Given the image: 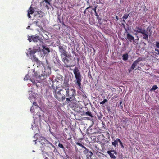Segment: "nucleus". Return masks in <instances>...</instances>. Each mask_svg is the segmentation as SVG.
<instances>
[{
  "label": "nucleus",
  "instance_id": "obj_1",
  "mask_svg": "<svg viewBox=\"0 0 159 159\" xmlns=\"http://www.w3.org/2000/svg\"><path fill=\"white\" fill-rule=\"evenodd\" d=\"M73 73L75 78V80L74 81L75 83V86L79 90H80L82 89L81 82L82 78L80 72L78 67H75V68L73 70Z\"/></svg>",
  "mask_w": 159,
  "mask_h": 159
},
{
  "label": "nucleus",
  "instance_id": "obj_2",
  "mask_svg": "<svg viewBox=\"0 0 159 159\" xmlns=\"http://www.w3.org/2000/svg\"><path fill=\"white\" fill-rule=\"evenodd\" d=\"M63 88L64 90L66 91V96L68 97L66 99L67 102L75 100V96L76 94V90L75 89L71 88L70 89L68 87H63Z\"/></svg>",
  "mask_w": 159,
  "mask_h": 159
},
{
  "label": "nucleus",
  "instance_id": "obj_3",
  "mask_svg": "<svg viewBox=\"0 0 159 159\" xmlns=\"http://www.w3.org/2000/svg\"><path fill=\"white\" fill-rule=\"evenodd\" d=\"M52 92L55 98L59 101H63L66 98V96L61 92H63V88L60 89L57 92L58 87L52 86Z\"/></svg>",
  "mask_w": 159,
  "mask_h": 159
},
{
  "label": "nucleus",
  "instance_id": "obj_4",
  "mask_svg": "<svg viewBox=\"0 0 159 159\" xmlns=\"http://www.w3.org/2000/svg\"><path fill=\"white\" fill-rule=\"evenodd\" d=\"M44 146H43L41 148V151L43 154H47L45 151L48 152H51L53 151L55 152L56 148L55 146L52 144L51 142L48 140L45 141V143H44Z\"/></svg>",
  "mask_w": 159,
  "mask_h": 159
},
{
  "label": "nucleus",
  "instance_id": "obj_5",
  "mask_svg": "<svg viewBox=\"0 0 159 159\" xmlns=\"http://www.w3.org/2000/svg\"><path fill=\"white\" fill-rule=\"evenodd\" d=\"M133 31L138 33H141L143 35V39L147 41L148 40L149 36L148 30L145 28H142L141 27H136L135 29L133 30Z\"/></svg>",
  "mask_w": 159,
  "mask_h": 159
},
{
  "label": "nucleus",
  "instance_id": "obj_6",
  "mask_svg": "<svg viewBox=\"0 0 159 159\" xmlns=\"http://www.w3.org/2000/svg\"><path fill=\"white\" fill-rule=\"evenodd\" d=\"M58 48L59 52L61 53V55H64L68 58L70 57V55L68 54L66 50V46H65V48L62 46L60 45L58 47Z\"/></svg>",
  "mask_w": 159,
  "mask_h": 159
},
{
  "label": "nucleus",
  "instance_id": "obj_7",
  "mask_svg": "<svg viewBox=\"0 0 159 159\" xmlns=\"http://www.w3.org/2000/svg\"><path fill=\"white\" fill-rule=\"evenodd\" d=\"M64 55H61V57L62 61L64 63V66L66 68H69L70 67H72L74 66L75 65H67V63L69 62V60L67 58V57L65 56L63 57Z\"/></svg>",
  "mask_w": 159,
  "mask_h": 159
},
{
  "label": "nucleus",
  "instance_id": "obj_8",
  "mask_svg": "<svg viewBox=\"0 0 159 159\" xmlns=\"http://www.w3.org/2000/svg\"><path fill=\"white\" fill-rule=\"evenodd\" d=\"M107 153L110 155V157L113 159H116V157L114 154L116 155L118 154L117 152L114 150H109L107 152Z\"/></svg>",
  "mask_w": 159,
  "mask_h": 159
},
{
  "label": "nucleus",
  "instance_id": "obj_9",
  "mask_svg": "<svg viewBox=\"0 0 159 159\" xmlns=\"http://www.w3.org/2000/svg\"><path fill=\"white\" fill-rule=\"evenodd\" d=\"M76 144L77 145L81 147H82L84 148V149L86 150L85 151H84V152L85 153L86 152V153H89V155L90 156H92V155H93L92 152L91 151H90L89 150V149H87V148L86 147L83 145L81 144L79 142L76 143Z\"/></svg>",
  "mask_w": 159,
  "mask_h": 159
},
{
  "label": "nucleus",
  "instance_id": "obj_10",
  "mask_svg": "<svg viewBox=\"0 0 159 159\" xmlns=\"http://www.w3.org/2000/svg\"><path fill=\"white\" fill-rule=\"evenodd\" d=\"M142 59L140 58H139L138 59L136 60L132 64L131 67V69L132 70L134 69L137 66L138 63L142 60Z\"/></svg>",
  "mask_w": 159,
  "mask_h": 159
},
{
  "label": "nucleus",
  "instance_id": "obj_11",
  "mask_svg": "<svg viewBox=\"0 0 159 159\" xmlns=\"http://www.w3.org/2000/svg\"><path fill=\"white\" fill-rule=\"evenodd\" d=\"M127 39L130 42H131L133 41V42H135L134 37L131 35L129 33H128L127 34Z\"/></svg>",
  "mask_w": 159,
  "mask_h": 159
},
{
  "label": "nucleus",
  "instance_id": "obj_12",
  "mask_svg": "<svg viewBox=\"0 0 159 159\" xmlns=\"http://www.w3.org/2000/svg\"><path fill=\"white\" fill-rule=\"evenodd\" d=\"M34 9L30 6L29 8V9L28 11V14L27 16L29 18H31V16H30V14H32L34 12Z\"/></svg>",
  "mask_w": 159,
  "mask_h": 159
},
{
  "label": "nucleus",
  "instance_id": "obj_13",
  "mask_svg": "<svg viewBox=\"0 0 159 159\" xmlns=\"http://www.w3.org/2000/svg\"><path fill=\"white\" fill-rule=\"evenodd\" d=\"M125 120H122L121 121V125L122 127L125 128L126 125L127 121H128V119L126 117H123Z\"/></svg>",
  "mask_w": 159,
  "mask_h": 159
},
{
  "label": "nucleus",
  "instance_id": "obj_14",
  "mask_svg": "<svg viewBox=\"0 0 159 159\" xmlns=\"http://www.w3.org/2000/svg\"><path fill=\"white\" fill-rule=\"evenodd\" d=\"M31 38L32 40L34 42H37L39 40L40 41L39 37L38 36L32 35L31 36Z\"/></svg>",
  "mask_w": 159,
  "mask_h": 159
},
{
  "label": "nucleus",
  "instance_id": "obj_15",
  "mask_svg": "<svg viewBox=\"0 0 159 159\" xmlns=\"http://www.w3.org/2000/svg\"><path fill=\"white\" fill-rule=\"evenodd\" d=\"M118 142L119 141L117 140V139L116 140L112 142V144L116 148L118 146Z\"/></svg>",
  "mask_w": 159,
  "mask_h": 159
},
{
  "label": "nucleus",
  "instance_id": "obj_16",
  "mask_svg": "<svg viewBox=\"0 0 159 159\" xmlns=\"http://www.w3.org/2000/svg\"><path fill=\"white\" fill-rule=\"evenodd\" d=\"M37 50L36 49L30 50L29 52V54L31 56H32L36 52Z\"/></svg>",
  "mask_w": 159,
  "mask_h": 159
},
{
  "label": "nucleus",
  "instance_id": "obj_17",
  "mask_svg": "<svg viewBox=\"0 0 159 159\" xmlns=\"http://www.w3.org/2000/svg\"><path fill=\"white\" fill-rule=\"evenodd\" d=\"M123 59L124 61H126L128 58V55L127 53L123 54L122 56Z\"/></svg>",
  "mask_w": 159,
  "mask_h": 159
},
{
  "label": "nucleus",
  "instance_id": "obj_18",
  "mask_svg": "<svg viewBox=\"0 0 159 159\" xmlns=\"http://www.w3.org/2000/svg\"><path fill=\"white\" fill-rule=\"evenodd\" d=\"M37 14V15H39V17H43L44 15V13L42 11H38Z\"/></svg>",
  "mask_w": 159,
  "mask_h": 159
},
{
  "label": "nucleus",
  "instance_id": "obj_19",
  "mask_svg": "<svg viewBox=\"0 0 159 159\" xmlns=\"http://www.w3.org/2000/svg\"><path fill=\"white\" fill-rule=\"evenodd\" d=\"M42 47L43 49L46 51L48 53H49L50 52V50L46 46H45L44 45H42Z\"/></svg>",
  "mask_w": 159,
  "mask_h": 159
},
{
  "label": "nucleus",
  "instance_id": "obj_20",
  "mask_svg": "<svg viewBox=\"0 0 159 159\" xmlns=\"http://www.w3.org/2000/svg\"><path fill=\"white\" fill-rule=\"evenodd\" d=\"M31 57H32V59L33 60L36 62H37L38 61V59L36 57V55H34Z\"/></svg>",
  "mask_w": 159,
  "mask_h": 159
},
{
  "label": "nucleus",
  "instance_id": "obj_21",
  "mask_svg": "<svg viewBox=\"0 0 159 159\" xmlns=\"http://www.w3.org/2000/svg\"><path fill=\"white\" fill-rule=\"evenodd\" d=\"M129 15V14H125L122 17V18L126 20L128 18Z\"/></svg>",
  "mask_w": 159,
  "mask_h": 159
},
{
  "label": "nucleus",
  "instance_id": "obj_22",
  "mask_svg": "<svg viewBox=\"0 0 159 159\" xmlns=\"http://www.w3.org/2000/svg\"><path fill=\"white\" fill-rule=\"evenodd\" d=\"M97 6V5H96V6H95L93 8V10L95 12V15L97 16H98L96 12V8Z\"/></svg>",
  "mask_w": 159,
  "mask_h": 159
},
{
  "label": "nucleus",
  "instance_id": "obj_23",
  "mask_svg": "<svg viewBox=\"0 0 159 159\" xmlns=\"http://www.w3.org/2000/svg\"><path fill=\"white\" fill-rule=\"evenodd\" d=\"M122 101L120 100V102H119V104H118L117 107H121L122 109L123 107V106L122 105Z\"/></svg>",
  "mask_w": 159,
  "mask_h": 159
},
{
  "label": "nucleus",
  "instance_id": "obj_24",
  "mask_svg": "<svg viewBox=\"0 0 159 159\" xmlns=\"http://www.w3.org/2000/svg\"><path fill=\"white\" fill-rule=\"evenodd\" d=\"M117 140L118 141H119V142L120 145H121V147L122 148H123L124 146H123V143H122V142H121V141L119 139L117 138Z\"/></svg>",
  "mask_w": 159,
  "mask_h": 159
},
{
  "label": "nucleus",
  "instance_id": "obj_25",
  "mask_svg": "<svg viewBox=\"0 0 159 159\" xmlns=\"http://www.w3.org/2000/svg\"><path fill=\"white\" fill-rule=\"evenodd\" d=\"M58 146L60 148H61L62 149L65 150V147H64V146L62 144L59 143L58 145Z\"/></svg>",
  "mask_w": 159,
  "mask_h": 159
},
{
  "label": "nucleus",
  "instance_id": "obj_26",
  "mask_svg": "<svg viewBox=\"0 0 159 159\" xmlns=\"http://www.w3.org/2000/svg\"><path fill=\"white\" fill-rule=\"evenodd\" d=\"M47 76L46 75H41V76H40L39 75V78L40 79H44V78H45Z\"/></svg>",
  "mask_w": 159,
  "mask_h": 159
},
{
  "label": "nucleus",
  "instance_id": "obj_27",
  "mask_svg": "<svg viewBox=\"0 0 159 159\" xmlns=\"http://www.w3.org/2000/svg\"><path fill=\"white\" fill-rule=\"evenodd\" d=\"M29 76L28 75H26L25 76L24 78V80H28L29 79Z\"/></svg>",
  "mask_w": 159,
  "mask_h": 159
},
{
  "label": "nucleus",
  "instance_id": "obj_28",
  "mask_svg": "<svg viewBox=\"0 0 159 159\" xmlns=\"http://www.w3.org/2000/svg\"><path fill=\"white\" fill-rule=\"evenodd\" d=\"M158 87L156 85H153L152 88L151 89V90H155L157 89Z\"/></svg>",
  "mask_w": 159,
  "mask_h": 159
},
{
  "label": "nucleus",
  "instance_id": "obj_29",
  "mask_svg": "<svg viewBox=\"0 0 159 159\" xmlns=\"http://www.w3.org/2000/svg\"><path fill=\"white\" fill-rule=\"evenodd\" d=\"M85 114L86 115H88L89 116H92V115L90 112L87 111L85 113Z\"/></svg>",
  "mask_w": 159,
  "mask_h": 159
},
{
  "label": "nucleus",
  "instance_id": "obj_30",
  "mask_svg": "<svg viewBox=\"0 0 159 159\" xmlns=\"http://www.w3.org/2000/svg\"><path fill=\"white\" fill-rule=\"evenodd\" d=\"M107 100L106 99H104L103 101H102L100 102V104H105L107 102Z\"/></svg>",
  "mask_w": 159,
  "mask_h": 159
},
{
  "label": "nucleus",
  "instance_id": "obj_31",
  "mask_svg": "<svg viewBox=\"0 0 159 159\" xmlns=\"http://www.w3.org/2000/svg\"><path fill=\"white\" fill-rule=\"evenodd\" d=\"M33 72L34 73V74L33 75V76L35 77H37L38 75V73L36 72H35L34 71Z\"/></svg>",
  "mask_w": 159,
  "mask_h": 159
},
{
  "label": "nucleus",
  "instance_id": "obj_32",
  "mask_svg": "<svg viewBox=\"0 0 159 159\" xmlns=\"http://www.w3.org/2000/svg\"><path fill=\"white\" fill-rule=\"evenodd\" d=\"M29 80L34 84H36V82L35 80H34L32 79H30Z\"/></svg>",
  "mask_w": 159,
  "mask_h": 159
},
{
  "label": "nucleus",
  "instance_id": "obj_33",
  "mask_svg": "<svg viewBox=\"0 0 159 159\" xmlns=\"http://www.w3.org/2000/svg\"><path fill=\"white\" fill-rule=\"evenodd\" d=\"M92 7V6H89L88 7H87L86 9L84 11V14H85L86 13V10L88 9L89 8Z\"/></svg>",
  "mask_w": 159,
  "mask_h": 159
},
{
  "label": "nucleus",
  "instance_id": "obj_34",
  "mask_svg": "<svg viewBox=\"0 0 159 159\" xmlns=\"http://www.w3.org/2000/svg\"><path fill=\"white\" fill-rule=\"evenodd\" d=\"M155 45L157 48H159V43L158 42H156Z\"/></svg>",
  "mask_w": 159,
  "mask_h": 159
},
{
  "label": "nucleus",
  "instance_id": "obj_35",
  "mask_svg": "<svg viewBox=\"0 0 159 159\" xmlns=\"http://www.w3.org/2000/svg\"><path fill=\"white\" fill-rule=\"evenodd\" d=\"M28 40H29V41L30 42H31V41H32V38H31V36L30 37L29 36H28Z\"/></svg>",
  "mask_w": 159,
  "mask_h": 159
},
{
  "label": "nucleus",
  "instance_id": "obj_36",
  "mask_svg": "<svg viewBox=\"0 0 159 159\" xmlns=\"http://www.w3.org/2000/svg\"><path fill=\"white\" fill-rule=\"evenodd\" d=\"M155 51H156V52H155V53L156 54L159 55V50L157 49H155Z\"/></svg>",
  "mask_w": 159,
  "mask_h": 159
},
{
  "label": "nucleus",
  "instance_id": "obj_37",
  "mask_svg": "<svg viewBox=\"0 0 159 159\" xmlns=\"http://www.w3.org/2000/svg\"><path fill=\"white\" fill-rule=\"evenodd\" d=\"M56 43L58 45H60V42L59 39H57L56 41Z\"/></svg>",
  "mask_w": 159,
  "mask_h": 159
},
{
  "label": "nucleus",
  "instance_id": "obj_38",
  "mask_svg": "<svg viewBox=\"0 0 159 159\" xmlns=\"http://www.w3.org/2000/svg\"><path fill=\"white\" fill-rule=\"evenodd\" d=\"M126 22L124 20H122V24L124 26L125 24V23Z\"/></svg>",
  "mask_w": 159,
  "mask_h": 159
},
{
  "label": "nucleus",
  "instance_id": "obj_39",
  "mask_svg": "<svg viewBox=\"0 0 159 159\" xmlns=\"http://www.w3.org/2000/svg\"><path fill=\"white\" fill-rule=\"evenodd\" d=\"M59 16V15H58V17H57V21H59V22L60 23H61V20Z\"/></svg>",
  "mask_w": 159,
  "mask_h": 159
},
{
  "label": "nucleus",
  "instance_id": "obj_40",
  "mask_svg": "<svg viewBox=\"0 0 159 159\" xmlns=\"http://www.w3.org/2000/svg\"><path fill=\"white\" fill-rule=\"evenodd\" d=\"M45 2H46L47 3H48V4H50L49 2L48 1V0H44Z\"/></svg>",
  "mask_w": 159,
  "mask_h": 159
},
{
  "label": "nucleus",
  "instance_id": "obj_41",
  "mask_svg": "<svg viewBox=\"0 0 159 159\" xmlns=\"http://www.w3.org/2000/svg\"><path fill=\"white\" fill-rule=\"evenodd\" d=\"M33 104L35 106H37V104L35 102H33Z\"/></svg>",
  "mask_w": 159,
  "mask_h": 159
},
{
  "label": "nucleus",
  "instance_id": "obj_42",
  "mask_svg": "<svg viewBox=\"0 0 159 159\" xmlns=\"http://www.w3.org/2000/svg\"><path fill=\"white\" fill-rule=\"evenodd\" d=\"M136 37L137 38V39H136L135 40H138L139 39V37L138 36H136Z\"/></svg>",
  "mask_w": 159,
  "mask_h": 159
},
{
  "label": "nucleus",
  "instance_id": "obj_43",
  "mask_svg": "<svg viewBox=\"0 0 159 159\" xmlns=\"http://www.w3.org/2000/svg\"><path fill=\"white\" fill-rule=\"evenodd\" d=\"M34 23L36 24H37L38 23V21H35Z\"/></svg>",
  "mask_w": 159,
  "mask_h": 159
},
{
  "label": "nucleus",
  "instance_id": "obj_44",
  "mask_svg": "<svg viewBox=\"0 0 159 159\" xmlns=\"http://www.w3.org/2000/svg\"><path fill=\"white\" fill-rule=\"evenodd\" d=\"M102 124L103 125H105V124L103 121H102Z\"/></svg>",
  "mask_w": 159,
  "mask_h": 159
},
{
  "label": "nucleus",
  "instance_id": "obj_45",
  "mask_svg": "<svg viewBox=\"0 0 159 159\" xmlns=\"http://www.w3.org/2000/svg\"><path fill=\"white\" fill-rule=\"evenodd\" d=\"M108 112L111 111V110L110 109V108L108 109Z\"/></svg>",
  "mask_w": 159,
  "mask_h": 159
},
{
  "label": "nucleus",
  "instance_id": "obj_46",
  "mask_svg": "<svg viewBox=\"0 0 159 159\" xmlns=\"http://www.w3.org/2000/svg\"><path fill=\"white\" fill-rule=\"evenodd\" d=\"M44 159H48L46 157H45Z\"/></svg>",
  "mask_w": 159,
  "mask_h": 159
},
{
  "label": "nucleus",
  "instance_id": "obj_47",
  "mask_svg": "<svg viewBox=\"0 0 159 159\" xmlns=\"http://www.w3.org/2000/svg\"><path fill=\"white\" fill-rule=\"evenodd\" d=\"M116 18L117 19V20L118 19V16H116Z\"/></svg>",
  "mask_w": 159,
  "mask_h": 159
},
{
  "label": "nucleus",
  "instance_id": "obj_48",
  "mask_svg": "<svg viewBox=\"0 0 159 159\" xmlns=\"http://www.w3.org/2000/svg\"><path fill=\"white\" fill-rule=\"evenodd\" d=\"M30 111H31V112H33V110H32V108H31Z\"/></svg>",
  "mask_w": 159,
  "mask_h": 159
},
{
  "label": "nucleus",
  "instance_id": "obj_49",
  "mask_svg": "<svg viewBox=\"0 0 159 159\" xmlns=\"http://www.w3.org/2000/svg\"><path fill=\"white\" fill-rule=\"evenodd\" d=\"M66 84L67 85H68V84H68V82H67V83H66Z\"/></svg>",
  "mask_w": 159,
  "mask_h": 159
},
{
  "label": "nucleus",
  "instance_id": "obj_50",
  "mask_svg": "<svg viewBox=\"0 0 159 159\" xmlns=\"http://www.w3.org/2000/svg\"><path fill=\"white\" fill-rule=\"evenodd\" d=\"M134 34L135 35H137V33H134Z\"/></svg>",
  "mask_w": 159,
  "mask_h": 159
},
{
  "label": "nucleus",
  "instance_id": "obj_51",
  "mask_svg": "<svg viewBox=\"0 0 159 159\" xmlns=\"http://www.w3.org/2000/svg\"><path fill=\"white\" fill-rule=\"evenodd\" d=\"M29 27H30V26H28L27 28H29Z\"/></svg>",
  "mask_w": 159,
  "mask_h": 159
},
{
  "label": "nucleus",
  "instance_id": "obj_52",
  "mask_svg": "<svg viewBox=\"0 0 159 159\" xmlns=\"http://www.w3.org/2000/svg\"><path fill=\"white\" fill-rule=\"evenodd\" d=\"M39 49H40V47H39Z\"/></svg>",
  "mask_w": 159,
  "mask_h": 159
},
{
  "label": "nucleus",
  "instance_id": "obj_53",
  "mask_svg": "<svg viewBox=\"0 0 159 159\" xmlns=\"http://www.w3.org/2000/svg\"><path fill=\"white\" fill-rule=\"evenodd\" d=\"M64 159H67V158H64Z\"/></svg>",
  "mask_w": 159,
  "mask_h": 159
}]
</instances>
